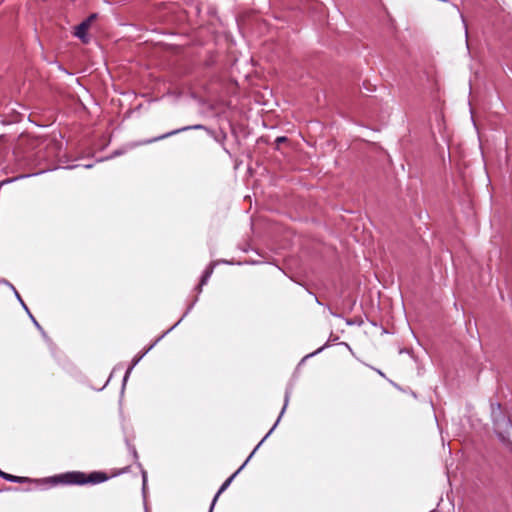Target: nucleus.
<instances>
[{
	"label": "nucleus",
	"instance_id": "obj_2",
	"mask_svg": "<svg viewBox=\"0 0 512 512\" xmlns=\"http://www.w3.org/2000/svg\"><path fill=\"white\" fill-rule=\"evenodd\" d=\"M493 416H494V427L496 432L499 434L500 437L504 438V434H509L510 430L512 429L510 421L506 418V416L501 415L499 412L500 417L498 418L495 414V409L493 408Z\"/></svg>",
	"mask_w": 512,
	"mask_h": 512
},
{
	"label": "nucleus",
	"instance_id": "obj_5",
	"mask_svg": "<svg viewBox=\"0 0 512 512\" xmlns=\"http://www.w3.org/2000/svg\"><path fill=\"white\" fill-rule=\"evenodd\" d=\"M237 473H238V471H237V472H235L233 475H231V476H230V477H229V478H228V479H227V480L222 484V486L220 487L219 491L217 492V494L215 495V497H214V499H213L212 506H213V505L215 504V502L217 501V499H218L219 495H220L221 493H223V492L228 488V486L231 484V482H232L233 478L236 476V474H237Z\"/></svg>",
	"mask_w": 512,
	"mask_h": 512
},
{
	"label": "nucleus",
	"instance_id": "obj_7",
	"mask_svg": "<svg viewBox=\"0 0 512 512\" xmlns=\"http://www.w3.org/2000/svg\"><path fill=\"white\" fill-rule=\"evenodd\" d=\"M186 129H187V128H182V129L174 130V131H172V132L166 133V134H164V135H162V136H160V137L156 138L155 140H160V139L167 138V137H169V136H171V135L177 134V133H179V132H181V131H184V130H186Z\"/></svg>",
	"mask_w": 512,
	"mask_h": 512
},
{
	"label": "nucleus",
	"instance_id": "obj_4",
	"mask_svg": "<svg viewBox=\"0 0 512 512\" xmlns=\"http://www.w3.org/2000/svg\"><path fill=\"white\" fill-rule=\"evenodd\" d=\"M0 477L7 481L15 482V483L32 482V480L28 477L15 476V475L3 472L2 470H0Z\"/></svg>",
	"mask_w": 512,
	"mask_h": 512
},
{
	"label": "nucleus",
	"instance_id": "obj_9",
	"mask_svg": "<svg viewBox=\"0 0 512 512\" xmlns=\"http://www.w3.org/2000/svg\"><path fill=\"white\" fill-rule=\"evenodd\" d=\"M286 140H287V138H286V137L281 136V137H278V138L276 139V143H277V144H280V143H282V142H285Z\"/></svg>",
	"mask_w": 512,
	"mask_h": 512
},
{
	"label": "nucleus",
	"instance_id": "obj_8",
	"mask_svg": "<svg viewBox=\"0 0 512 512\" xmlns=\"http://www.w3.org/2000/svg\"><path fill=\"white\" fill-rule=\"evenodd\" d=\"M96 19V14L90 15L85 21H89V26H91V23Z\"/></svg>",
	"mask_w": 512,
	"mask_h": 512
},
{
	"label": "nucleus",
	"instance_id": "obj_1",
	"mask_svg": "<svg viewBox=\"0 0 512 512\" xmlns=\"http://www.w3.org/2000/svg\"><path fill=\"white\" fill-rule=\"evenodd\" d=\"M109 479V476L101 471H94L86 474L81 471H71L59 474L44 481L52 485H86V484H99Z\"/></svg>",
	"mask_w": 512,
	"mask_h": 512
},
{
	"label": "nucleus",
	"instance_id": "obj_6",
	"mask_svg": "<svg viewBox=\"0 0 512 512\" xmlns=\"http://www.w3.org/2000/svg\"><path fill=\"white\" fill-rule=\"evenodd\" d=\"M212 273H213V266H210L206 269V271L204 272V274L201 278V281L199 284V290L201 289L202 285L206 284L207 280L209 279V277L211 276Z\"/></svg>",
	"mask_w": 512,
	"mask_h": 512
},
{
	"label": "nucleus",
	"instance_id": "obj_3",
	"mask_svg": "<svg viewBox=\"0 0 512 512\" xmlns=\"http://www.w3.org/2000/svg\"><path fill=\"white\" fill-rule=\"evenodd\" d=\"M90 28L89 21H83L75 27L74 35L82 40L83 43H88L87 31Z\"/></svg>",
	"mask_w": 512,
	"mask_h": 512
}]
</instances>
